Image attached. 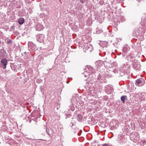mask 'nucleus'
Here are the masks:
<instances>
[{
    "label": "nucleus",
    "instance_id": "1",
    "mask_svg": "<svg viewBox=\"0 0 146 146\" xmlns=\"http://www.w3.org/2000/svg\"><path fill=\"white\" fill-rule=\"evenodd\" d=\"M130 138L134 142H138L139 139V135L137 132H133L130 135Z\"/></svg>",
    "mask_w": 146,
    "mask_h": 146
},
{
    "label": "nucleus",
    "instance_id": "8",
    "mask_svg": "<svg viewBox=\"0 0 146 146\" xmlns=\"http://www.w3.org/2000/svg\"><path fill=\"white\" fill-rule=\"evenodd\" d=\"M1 62L4 66L3 68L5 69L6 68L7 63V60L5 58H3L1 60Z\"/></svg>",
    "mask_w": 146,
    "mask_h": 146
},
{
    "label": "nucleus",
    "instance_id": "24",
    "mask_svg": "<svg viewBox=\"0 0 146 146\" xmlns=\"http://www.w3.org/2000/svg\"><path fill=\"white\" fill-rule=\"evenodd\" d=\"M104 55H103V56H104L105 55V54H106V52H104Z\"/></svg>",
    "mask_w": 146,
    "mask_h": 146
},
{
    "label": "nucleus",
    "instance_id": "23",
    "mask_svg": "<svg viewBox=\"0 0 146 146\" xmlns=\"http://www.w3.org/2000/svg\"><path fill=\"white\" fill-rule=\"evenodd\" d=\"M92 72L93 73L94 72V70H93V69L92 68Z\"/></svg>",
    "mask_w": 146,
    "mask_h": 146
},
{
    "label": "nucleus",
    "instance_id": "5",
    "mask_svg": "<svg viewBox=\"0 0 146 146\" xmlns=\"http://www.w3.org/2000/svg\"><path fill=\"white\" fill-rule=\"evenodd\" d=\"M133 68L137 71H139L140 70V65L137 60H136L133 64Z\"/></svg>",
    "mask_w": 146,
    "mask_h": 146
},
{
    "label": "nucleus",
    "instance_id": "20",
    "mask_svg": "<svg viewBox=\"0 0 146 146\" xmlns=\"http://www.w3.org/2000/svg\"><path fill=\"white\" fill-rule=\"evenodd\" d=\"M97 122V120H95L93 123L92 122V124H93V125H94V124H95V123H96Z\"/></svg>",
    "mask_w": 146,
    "mask_h": 146
},
{
    "label": "nucleus",
    "instance_id": "14",
    "mask_svg": "<svg viewBox=\"0 0 146 146\" xmlns=\"http://www.w3.org/2000/svg\"><path fill=\"white\" fill-rule=\"evenodd\" d=\"M117 63L116 62H113L111 64V67H112V68H113V67H116L117 66Z\"/></svg>",
    "mask_w": 146,
    "mask_h": 146
},
{
    "label": "nucleus",
    "instance_id": "3",
    "mask_svg": "<svg viewBox=\"0 0 146 146\" xmlns=\"http://www.w3.org/2000/svg\"><path fill=\"white\" fill-rule=\"evenodd\" d=\"M127 60L129 62H135L136 60L135 57L132 54H130L126 56Z\"/></svg>",
    "mask_w": 146,
    "mask_h": 146
},
{
    "label": "nucleus",
    "instance_id": "7",
    "mask_svg": "<svg viewBox=\"0 0 146 146\" xmlns=\"http://www.w3.org/2000/svg\"><path fill=\"white\" fill-rule=\"evenodd\" d=\"M108 43V42L106 41H102L100 43V45L101 47L104 48L107 46Z\"/></svg>",
    "mask_w": 146,
    "mask_h": 146
},
{
    "label": "nucleus",
    "instance_id": "21",
    "mask_svg": "<svg viewBox=\"0 0 146 146\" xmlns=\"http://www.w3.org/2000/svg\"><path fill=\"white\" fill-rule=\"evenodd\" d=\"M80 2L82 3H84L85 1V0H80Z\"/></svg>",
    "mask_w": 146,
    "mask_h": 146
},
{
    "label": "nucleus",
    "instance_id": "10",
    "mask_svg": "<svg viewBox=\"0 0 146 146\" xmlns=\"http://www.w3.org/2000/svg\"><path fill=\"white\" fill-rule=\"evenodd\" d=\"M24 19L23 18L21 17L18 20V23L20 25H22L24 22Z\"/></svg>",
    "mask_w": 146,
    "mask_h": 146
},
{
    "label": "nucleus",
    "instance_id": "26",
    "mask_svg": "<svg viewBox=\"0 0 146 146\" xmlns=\"http://www.w3.org/2000/svg\"><path fill=\"white\" fill-rule=\"evenodd\" d=\"M121 2H122L123 1V0H121Z\"/></svg>",
    "mask_w": 146,
    "mask_h": 146
},
{
    "label": "nucleus",
    "instance_id": "19",
    "mask_svg": "<svg viewBox=\"0 0 146 146\" xmlns=\"http://www.w3.org/2000/svg\"><path fill=\"white\" fill-rule=\"evenodd\" d=\"M102 146H109V145L108 144L105 143L103 144Z\"/></svg>",
    "mask_w": 146,
    "mask_h": 146
},
{
    "label": "nucleus",
    "instance_id": "12",
    "mask_svg": "<svg viewBox=\"0 0 146 146\" xmlns=\"http://www.w3.org/2000/svg\"><path fill=\"white\" fill-rule=\"evenodd\" d=\"M113 72L115 73H117L120 72V68H115L113 69Z\"/></svg>",
    "mask_w": 146,
    "mask_h": 146
},
{
    "label": "nucleus",
    "instance_id": "2",
    "mask_svg": "<svg viewBox=\"0 0 146 146\" xmlns=\"http://www.w3.org/2000/svg\"><path fill=\"white\" fill-rule=\"evenodd\" d=\"M110 129L111 130H114L116 129L118 127V121L115 120H112L110 124Z\"/></svg>",
    "mask_w": 146,
    "mask_h": 146
},
{
    "label": "nucleus",
    "instance_id": "22",
    "mask_svg": "<svg viewBox=\"0 0 146 146\" xmlns=\"http://www.w3.org/2000/svg\"><path fill=\"white\" fill-rule=\"evenodd\" d=\"M111 76V75H107V77H110V76Z\"/></svg>",
    "mask_w": 146,
    "mask_h": 146
},
{
    "label": "nucleus",
    "instance_id": "17",
    "mask_svg": "<svg viewBox=\"0 0 146 146\" xmlns=\"http://www.w3.org/2000/svg\"><path fill=\"white\" fill-rule=\"evenodd\" d=\"M119 74L121 76H122L125 74V73L123 72H119Z\"/></svg>",
    "mask_w": 146,
    "mask_h": 146
},
{
    "label": "nucleus",
    "instance_id": "6",
    "mask_svg": "<svg viewBox=\"0 0 146 146\" xmlns=\"http://www.w3.org/2000/svg\"><path fill=\"white\" fill-rule=\"evenodd\" d=\"M104 90L108 93H111L113 90V89L110 85H107L104 88Z\"/></svg>",
    "mask_w": 146,
    "mask_h": 146
},
{
    "label": "nucleus",
    "instance_id": "13",
    "mask_svg": "<svg viewBox=\"0 0 146 146\" xmlns=\"http://www.w3.org/2000/svg\"><path fill=\"white\" fill-rule=\"evenodd\" d=\"M105 65L107 68H112V67H111V64L109 62H106V63H105Z\"/></svg>",
    "mask_w": 146,
    "mask_h": 146
},
{
    "label": "nucleus",
    "instance_id": "4",
    "mask_svg": "<svg viewBox=\"0 0 146 146\" xmlns=\"http://www.w3.org/2000/svg\"><path fill=\"white\" fill-rule=\"evenodd\" d=\"M135 84L138 86H141L144 84V80L142 78L138 79L135 81Z\"/></svg>",
    "mask_w": 146,
    "mask_h": 146
},
{
    "label": "nucleus",
    "instance_id": "11",
    "mask_svg": "<svg viewBox=\"0 0 146 146\" xmlns=\"http://www.w3.org/2000/svg\"><path fill=\"white\" fill-rule=\"evenodd\" d=\"M127 97L126 96H123L121 98V100L122 101L123 103H125V99H127Z\"/></svg>",
    "mask_w": 146,
    "mask_h": 146
},
{
    "label": "nucleus",
    "instance_id": "15",
    "mask_svg": "<svg viewBox=\"0 0 146 146\" xmlns=\"http://www.w3.org/2000/svg\"><path fill=\"white\" fill-rule=\"evenodd\" d=\"M99 145L98 144V142L96 141H94V142L93 143V146H98Z\"/></svg>",
    "mask_w": 146,
    "mask_h": 146
},
{
    "label": "nucleus",
    "instance_id": "16",
    "mask_svg": "<svg viewBox=\"0 0 146 146\" xmlns=\"http://www.w3.org/2000/svg\"><path fill=\"white\" fill-rule=\"evenodd\" d=\"M78 118L80 120H82V117L81 114H78Z\"/></svg>",
    "mask_w": 146,
    "mask_h": 146
},
{
    "label": "nucleus",
    "instance_id": "9",
    "mask_svg": "<svg viewBox=\"0 0 146 146\" xmlns=\"http://www.w3.org/2000/svg\"><path fill=\"white\" fill-rule=\"evenodd\" d=\"M103 63V61L101 60H99L96 61L95 63V64L97 66H100L102 65Z\"/></svg>",
    "mask_w": 146,
    "mask_h": 146
},
{
    "label": "nucleus",
    "instance_id": "18",
    "mask_svg": "<svg viewBox=\"0 0 146 146\" xmlns=\"http://www.w3.org/2000/svg\"><path fill=\"white\" fill-rule=\"evenodd\" d=\"M99 31H100V32H99L98 31V30H97L96 33H98V34H99V33H101L103 31H102V29H101V30L100 29V30Z\"/></svg>",
    "mask_w": 146,
    "mask_h": 146
},
{
    "label": "nucleus",
    "instance_id": "25",
    "mask_svg": "<svg viewBox=\"0 0 146 146\" xmlns=\"http://www.w3.org/2000/svg\"><path fill=\"white\" fill-rule=\"evenodd\" d=\"M94 119V118H92V120H93V119Z\"/></svg>",
    "mask_w": 146,
    "mask_h": 146
}]
</instances>
